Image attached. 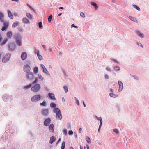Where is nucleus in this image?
<instances>
[{
  "instance_id": "1",
  "label": "nucleus",
  "mask_w": 149,
  "mask_h": 149,
  "mask_svg": "<svg viewBox=\"0 0 149 149\" xmlns=\"http://www.w3.org/2000/svg\"><path fill=\"white\" fill-rule=\"evenodd\" d=\"M10 57V55L8 54L4 55L2 53L0 54V58H2V61L4 63H6L9 60Z\"/></svg>"
},
{
  "instance_id": "2",
  "label": "nucleus",
  "mask_w": 149,
  "mask_h": 149,
  "mask_svg": "<svg viewBox=\"0 0 149 149\" xmlns=\"http://www.w3.org/2000/svg\"><path fill=\"white\" fill-rule=\"evenodd\" d=\"M40 88V84H35L31 88V91L34 92L36 93L38 92Z\"/></svg>"
},
{
  "instance_id": "3",
  "label": "nucleus",
  "mask_w": 149,
  "mask_h": 149,
  "mask_svg": "<svg viewBox=\"0 0 149 149\" xmlns=\"http://www.w3.org/2000/svg\"><path fill=\"white\" fill-rule=\"evenodd\" d=\"M41 96L40 95H36L33 96L31 98L32 102H36L39 101L41 98Z\"/></svg>"
},
{
  "instance_id": "4",
  "label": "nucleus",
  "mask_w": 149,
  "mask_h": 149,
  "mask_svg": "<svg viewBox=\"0 0 149 149\" xmlns=\"http://www.w3.org/2000/svg\"><path fill=\"white\" fill-rule=\"evenodd\" d=\"M16 44L19 46H21L22 45V38L19 36L18 35L16 37Z\"/></svg>"
},
{
  "instance_id": "5",
  "label": "nucleus",
  "mask_w": 149,
  "mask_h": 149,
  "mask_svg": "<svg viewBox=\"0 0 149 149\" xmlns=\"http://www.w3.org/2000/svg\"><path fill=\"white\" fill-rule=\"evenodd\" d=\"M3 23V26L1 29V30L2 31H6L7 30V28L9 25V22L8 21H4L2 22Z\"/></svg>"
},
{
  "instance_id": "6",
  "label": "nucleus",
  "mask_w": 149,
  "mask_h": 149,
  "mask_svg": "<svg viewBox=\"0 0 149 149\" xmlns=\"http://www.w3.org/2000/svg\"><path fill=\"white\" fill-rule=\"evenodd\" d=\"M31 69L30 67L28 64L24 65L23 67V70L24 71L27 73L30 72Z\"/></svg>"
},
{
  "instance_id": "7",
  "label": "nucleus",
  "mask_w": 149,
  "mask_h": 149,
  "mask_svg": "<svg viewBox=\"0 0 149 149\" xmlns=\"http://www.w3.org/2000/svg\"><path fill=\"white\" fill-rule=\"evenodd\" d=\"M49 113V111L48 109H42L41 113L42 115L45 116H47Z\"/></svg>"
},
{
  "instance_id": "8",
  "label": "nucleus",
  "mask_w": 149,
  "mask_h": 149,
  "mask_svg": "<svg viewBox=\"0 0 149 149\" xmlns=\"http://www.w3.org/2000/svg\"><path fill=\"white\" fill-rule=\"evenodd\" d=\"M51 119L50 118H48L45 120L44 122V125L45 126H48L51 122Z\"/></svg>"
},
{
  "instance_id": "9",
  "label": "nucleus",
  "mask_w": 149,
  "mask_h": 149,
  "mask_svg": "<svg viewBox=\"0 0 149 149\" xmlns=\"http://www.w3.org/2000/svg\"><path fill=\"white\" fill-rule=\"evenodd\" d=\"M27 57V54L25 52H22L21 55V58L22 60H25Z\"/></svg>"
},
{
  "instance_id": "10",
  "label": "nucleus",
  "mask_w": 149,
  "mask_h": 149,
  "mask_svg": "<svg viewBox=\"0 0 149 149\" xmlns=\"http://www.w3.org/2000/svg\"><path fill=\"white\" fill-rule=\"evenodd\" d=\"M118 83L119 85V88L118 89V91L120 92L122 90L123 88V84L122 82L120 81H118Z\"/></svg>"
},
{
  "instance_id": "11",
  "label": "nucleus",
  "mask_w": 149,
  "mask_h": 149,
  "mask_svg": "<svg viewBox=\"0 0 149 149\" xmlns=\"http://www.w3.org/2000/svg\"><path fill=\"white\" fill-rule=\"evenodd\" d=\"M26 77L28 79H31L33 78V76L32 72H30L27 73L26 74Z\"/></svg>"
},
{
  "instance_id": "12",
  "label": "nucleus",
  "mask_w": 149,
  "mask_h": 149,
  "mask_svg": "<svg viewBox=\"0 0 149 149\" xmlns=\"http://www.w3.org/2000/svg\"><path fill=\"white\" fill-rule=\"evenodd\" d=\"M54 125L53 124H51L49 127V129L50 132H54Z\"/></svg>"
},
{
  "instance_id": "13",
  "label": "nucleus",
  "mask_w": 149,
  "mask_h": 149,
  "mask_svg": "<svg viewBox=\"0 0 149 149\" xmlns=\"http://www.w3.org/2000/svg\"><path fill=\"white\" fill-rule=\"evenodd\" d=\"M15 47V44L13 43H11L9 44L8 46V48L10 50H12L14 49Z\"/></svg>"
},
{
  "instance_id": "14",
  "label": "nucleus",
  "mask_w": 149,
  "mask_h": 149,
  "mask_svg": "<svg viewBox=\"0 0 149 149\" xmlns=\"http://www.w3.org/2000/svg\"><path fill=\"white\" fill-rule=\"evenodd\" d=\"M56 115V118L58 120H61L62 118V115L61 113L60 112L59 113L57 114Z\"/></svg>"
},
{
  "instance_id": "15",
  "label": "nucleus",
  "mask_w": 149,
  "mask_h": 149,
  "mask_svg": "<svg viewBox=\"0 0 149 149\" xmlns=\"http://www.w3.org/2000/svg\"><path fill=\"white\" fill-rule=\"evenodd\" d=\"M48 95L51 99L53 100H56V98L54 94L50 93L48 94Z\"/></svg>"
},
{
  "instance_id": "16",
  "label": "nucleus",
  "mask_w": 149,
  "mask_h": 149,
  "mask_svg": "<svg viewBox=\"0 0 149 149\" xmlns=\"http://www.w3.org/2000/svg\"><path fill=\"white\" fill-rule=\"evenodd\" d=\"M22 21L24 24L29 23L30 21L26 17H24L22 19Z\"/></svg>"
},
{
  "instance_id": "17",
  "label": "nucleus",
  "mask_w": 149,
  "mask_h": 149,
  "mask_svg": "<svg viewBox=\"0 0 149 149\" xmlns=\"http://www.w3.org/2000/svg\"><path fill=\"white\" fill-rule=\"evenodd\" d=\"M4 17L3 13L2 12H0V20L1 22H3L4 21Z\"/></svg>"
},
{
  "instance_id": "18",
  "label": "nucleus",
  "mask_w": 149,
  "mask_h": 149,
  "mask_svg": "<svg viewBox=\"0 0 149 149\" xmlns=\"http://www.w3.org/2000/svg\"><path fill=\"white\" fill-rule=\"evenodd\" d=\"M8 13V17L11 19H13V14H12L11 12L9 10H7Z\"/></svg>"
},
{
  "instance_id": "19",
  "label": "nucleus",
  "mask_w": 149,
  "mask_h": 149,
  "mask_svg": "<svg viewBox=\"0 0 149 149\" xmlns=\"http://www.w3.org/2000/svg\"><path fill=\"white\" fill-rule=\"evenodd\" d=\"M56 140V138L53 136L50 138V140L49 141V143L50 144H52Z\"/></svg>"
},
{
  "instance_id": "20",
  "label": "nucleus",
  "mask_w": 149,
  "mask_h": 149,
  "mask_svg": "<svg viewBox=\"0 0 149 149\" xmlns=\"http://www.w3.org/2000/svg\"><path fill=\"white\" fill-rule=\"evenodd\" d=\"M53 111L54 113H56V114L61 112L60 109L56 107L54 109Z\"/></svg>"
},
{
  "instance_id": "21",
  "label": "nucleus",
  "mask_w": 149,
  "mask_h": 149,
  "mask_svg": "<svg viewBox=\"0 0 149 149\" xmlns=\"http://www.w3.org/2000/svg\"><path fill=\"white\" fill-rule=\"evenodd\" d=\"M7 36L8 38H10L12 36V33L11 31L8 32Z\"/></svg>"
},
{
  "instance_id": "22",
  "label": "nucleus",
  "mask_w": 149,
  "mask_h": 149,
  "mask_svg": "<svg viewBox=\"0 0 149 149\" xmlns=\"http://www.w3.org/2000/svg\"><path fill=\"white\" fill-rule=\"evenodd\" d=\"M136 34L139 36L140 37L143 38L144 37V35L143 34L141 33V32L140 31H137Z\"/></svg>"
},
{
  "instance_id": "23",
  "label": "nucleus",
  "mask_w": 149,
  "mask_h": 149,
  "mask_svg": "<svg viewBox=\"0 0 149 149\" xmlns=\"http://www.w3.org/2000/svg\"><path fill=\"white\" fill-rule=\"evenodd\" d=\"M19 23V22L18 21H16L12 25V28H14L17 26L18 25Z\"/></svg>"
},
{
  "instance_id": "24",
  "label": "nucleus",
  "mask_w": 149,
  "mask_h": 149,
  "mask_svg": "<svg viewBox=\"0 0 149 149\" xmlns=\"http://www.w3.org/2000/svg\"><path fill=\"white\" fill-rule=\"evenodd\" d=\"M91 4L92 6H94L96 10H97L98 8V6H97L95 3L93 2H91Z\"/></svg>"
},
{
  "instance_id": "25",
  "label": "nucleus",
  "mask_w": 149,
  "mask_h": 149,
  "mask_svg": "<svg viewBox=\"0 0 149 149\" xmlns=\"http://www.w3.org/2000/svg\"><path fill=\"white\" fill-rule=\"evenodd\" d=\"M41 66L42 68L43 69V72L45 73H47L48 72V71H47V69L44 66V65L43 64H41Z\"/></svg>"
},
{
  "instance_id": "26",
  "label": "nucleus",
  "mask_w": 149,
  "mask_h": 149,
  "mask_svg": "<svg viewBox=\"0 0 149 149\" xmlns=\"http://www.w3.org/2000/svg\"><path fill=\"white\" fill-rule=\"evenodd\" d=\"M26 15L27 17L30 19H31L32 18V15L31 14L28 13H26Z\"/></svg>"
},
{
  "instance_id": "27",
  "label": "nucleus",
  "mask_w": 149,
  "mask_h": 149,
  "mask_svg": "<svg viewBox=\"0 0 149 149\" xmlns=\"http://www.w3.org/2000/svg\"><path fill=\"white\" fill-rule=\"evenodd\" d=\"M39 52L38 51L37 52V55L38 56V57L39 59V60H41L42 59V56L41 55L39 54Z\"/></svg>"
},
{
  "instance_id": "28",
  "label": "nucleus",
  "mask_w": 149,
  "mask_h": 149,
  "mask_svg": "<svg viewBox=\"0 0 149 149\" xmlns=\"http://www.w3.org/2000/svg\"><path fill=\"white\" fill-rule=\"evenodd\" d=\"M8 41V39L7 38H5L3 40V41L2 42H1V45H4L5 44H6L7 41Z\"/></svg>"
},
{
  "instance_id": "29",
  "label": "nucleus",
  "mask_w": 149,
  "mask_h": 149,
  "mask_svg": "<svg viewBox=\"0 0 149 149\" xmlns=\"http://www.w3.org/2000/svg\"><path fill=\"white\" fill-rule=\"evenodd\" d=\"M129 18L130 19H131L133 21L135 22H136L137 21V20L136 19V18H135L134 17H133L132 16H130V17H129Z\"/></svg>"
},
{
  "instance_id": "30",
  "label": "nucleus",
  "mask_w": 149,
  "mask_h": 149,
  "mask_svg": "<svg viewBox=\"0 0 149 149\" xmlns=\"http://www.w3.org/2000/svg\"><path fill=\"white\" fill-rule=\"evenodd\" d=\"M38 69L37 67H35L33 69V72L34 73H37L38 71Z\"/></svg>"
},
{
  "instance_id": "31",
  "label": "nucleus",
  "mask_w": 149,
  "mask_h": 149,
  "mask_svg": "<svg viewBox=\"0 0 149 149\" xmlns=\"http://www.w3.org/2000/svg\"><path fill=\"white\" fill-rule=\"evenodd\" d=\"M63 134L65 135H66L67 134V130L66 128H64L63 130Z\"/></svg>"
},
{
  "instance_id": "32",
  "label": "nucleus",
  "mask_w": 149,
  "mask_h": 149,
  "mask_svg": "<svg viewBox=\"0 0 149 149\" xmlns=\"http://www.w3.org/2000/svg\"><path fill=\"white\" fill-rule=\"evenodd\" d=\"M65 143L64 141H63L62 143L61 149H64L65 147Z\"/></svg>"
},
{
  "instance_id": "33",
  "label": "nucleus",
  "mask_w": 149,
  "mask_h": 149,
  "mask_svg": "<svg viewBox=\"0 0 149 149\" xmlns=\"http://www.w3.org/2000/svg\"><path fill=\"white\" fill-rule=\"evenodd\" d=\"M56 106V104L54 103H52L50 104V107L51 108H53Z\"/></svg>"
},
{
  "instance_id": "34",
  "label": "nucleus",
  "mask_w": 149,
  "mask_h": 149,
  "mask_svg": "<svg viewBox=\"0 0 149 149\" xmlns=\"http://www.w3.org/2000/svg\"><path fill=\"white\" fill-rule=\"evenodd\" d=\"M86 141L88 143H90L91 142V140L90 139L88 136H87L86 137Z\"/></svg>"
},
{
  "instance_id": "35",
  "label": "nucleus",
  "mask_w": 149,
  "mask_h": 149,
  "mask_svg": "<svg viewBox=\"0 0 149 149\" xmlns=\"http://www.w3.org/2000/svg\"><path fill=\"white\" fill-rule=\"evenodd\" d=\"M109 95L111 97H117V96L116 95L112 93H110Z\"/></svg>"
},
{
  "instance_id": "36",
  "label": "nucleus",
  "mask_w": 149,
  "mask_h": 149,
  "mask_svg": "<svg viewBox=\"0 0 149 149\" xmlns=\"http://www.w3.org/2000/svg\"><path fill=\"white\" fill-rule=\"evenodd\" d=\"M31 84H30L24 87V89H29L31 87Z\"/></svg>"
},
{
  "instance_id": "37",
  "label": "nucleus",
  "mask_w": 149,
  "mask_h": 149,
  "mask_svg": "<svg viewBox=\"0 0 149 149\" xmlns=\"http://www.w3.org/2000/svg\"><path fill=\"white\" fill-rule=\"evenodd\" d=\"M52 18V15L49 16L48 18V21L49 22H51Z\"/></svg>"
},
{
  "instance_id": "38",
  "label": "nucleus",
  "mask_w": 149,
  "mask_h": 149,
  "mask_svg": "<svg viewBox=\"0 0 149 149\" xmlns=\"http://www.w3.org/2000/svg\"><path fill=\"white\" fill-rule=\"evenodd\" d=\"M80 15L81 17L83 18H85V15L84 13L82 12H81L80 13Z\"/></svg>"
},
{
  "instance_id": "39",
  "label": "nucleus",
  "mask_w": 149,
  "mask_h": 149,
  "mask_svg": "<svg viewBox=\"0 0 149 149\" xmlns=\"http://www.w3.org/2000/svg\"><path fill=\"white\" fill-rule=\"evenodd\" d=\"M133 7L135 8L137 10L139 11H140V8L139 7L137 6L136 5H134Z\"/></svg>"
},
{
  "instance_id": "40",
  "label": "nucleus",
  "mask_w": 149,
  "mask_h": 149,
  "mask_svg": "<svg viewBox=\"0 0 149 149\" xmlns=\"http://www.w3.org/2000/svg\"><path fill=\"white\" fill-rule=\"evenodd\" d=\"M38 76L39 79H41L42 80H43V77L41 76V74H38Z\"/></svg>"
},
{
  "instance_id": "41",
  "label": "nucleus",
  "mask_w": 149,
  "mask_h": 149,
  "mask_svg": "<svg viewBox=\"0 0 149 149\" xmlns=\"http://www.w3.org/2000/svg\"><path fill=\"white\" fill-rule=\"evenodd\" d=\"M46 105V102L45 101H44L42 103H40L41 106H45Z\"/></svg>"
},
{
  "instance_id": "42",
  "label": "nucleus",
  "mask_w": 149,
  "mask_h": 149,
  "mask_svg": "<svg viewBox=\"0 0 149 149\" xmlns=\"http://www.w3.org/2000/svg\"><path fill=\"white\" fill-rule=\"evenodd\" d=\"M114 69L116 70H120V68L116 66L114 67Z\"/></svg>"
},
{
  "instance_id": "43",
  "label": "nucleus",
  "mask_w": 149,
  "mask_h": 149,
  "mask_svg": "<svg viewBox=\"0 0 149 149\" xmlns=\"http://www.w3.org/2000/svg\"><path fill=\"white\" fill-rule=\"evenodd\" d=\"M63 88L64 90H65V92L66 93L68 91V89L67 87L66 86H64L63 87Z\"/></svg>"
},
{
  "instance_id": "44",
  "label": "nucleus",
  "mask_w": 149,
  "mask_h": 149,
  "mask_svg": "<svg viewBox=\"0 0 149 149\" xmlns=\"http://www.w3.org/2000/svg\"><path fill=\"white\" fill-rule=\"evenodd\" d=\"M27 5L30 8H31V9H32L33 11H34L35 12V10H34V9H33V8H32V7L30 6V5H29L28 4H27Z\"/></svg>"
},
{
  "instance_id": "45",
  "label": "nucleus",
  "mask_w": 149,
  "mask_h": 149,
  "mask_svg": "<svg viewBox=\"0 0 149 149\" xmlns=\"http://www.w3.org/2000/svg\"><path fill=\"white\" fill-rule=\"evenodd\" d=\"M42 22H40L38 23L39 27L40 28H41L42 27Z\"/></svg>"
},
{
  "instance_id": "46",
  "label": "nucleus",
  "mask_w": 149,
  "mask_h": 149,
  "mask_svg": "<svg viewBox=\"0 0 149 149\" xmlns=\"http://www.w3.org/2000/svg\"><path fill=\"white\" fill-rule=\"evenodd\" d=\"M73 134V131L72 130H70L68 132V134L70 135H71Z\"/></svg>"
},
{
  "instance_id": "47",
  "label": "nucleus",
  "mask_w": 149,
  "mask_h": 149,
  "mask_svg": "<svg viewBox=\"0 0 149 149\" xmlns=\"http://www.w3.org/2000/svg\"><path fill=\"white\" fill-rule=\"evenodd\" d=\"M75 100L76 101V103L78 105H79V102L78 101V100L76 97H75Z\"/></svg>"
},
{
  "instance_id": "48",
  "label": "nucleus",
  "mask_w": 149,
  "mask_h": 149,
  "mask_svg": "<svg viewBox=\"0 0 149 149\" xmlns=\"http://www.w3.org/2000/svg\"><path fill=\"white\" fill-rule=\"evenodd\" d=\"M100 124L99 126H101L102 125V119H101L100 120Z\"/></svg>"
},
{
  "instance_id": "49",
  "label": "nucleus",
  "mask_w": 149,
  "mask_h": 149,
  "mask_svg": "<svg viewBox=\"0 0 149 149\" xmlns=\"http://www.w3.org/2000/svg\"><path fill=\"white\" fill-rule=\"evenodd\" d=\"M38 82V80L37 79H36L33 82V84H36Z\"/></svg>"
},
{
  "instance_id": "50",
  "label": "nucleus",
  "mask_w": 149,
  "mask_h": 149,
  "mask_svg": "<svg viewBox=\"0 0 149 149\" xmlns=\"http://www.w3.org/2000/svg\"><path fill=\"white\" fill-rule=\"evenodd\" d=\"M113 131L116 133H118V131L117 129H113Z\"/></svg>"
},
{
  "instance_id": "51",
  "label": "nucleus",
  "mask_w": 149,
  "mask_h": 149,
  "mask_svg": "<svg viewBox=\"0 0 149 149\" xmlns=\"http://www.w3.org/2000/svg\"><path fill=\"white\" fill-rule=\"evenodd\" d=\"M95 117H96L97 119L98 120H100L101 119H102V118L101 117H97L96 116H95Z\"/></svg>"
},
{
  "instance_id": "52",
  "label": "nucleus",
  "mask_w": 149,
  "mask_h": 149,
  "mask_svg": "<svg viewBox=\"0 0 149 149\" xmlns=\"http://www.w3.org/2000/svg\"><path fill=\"white\" fill-rule=\"evenodd\" d=\"M138 45H140L143 48V46L142 45V44L141 43H138Z\"/></svg>"
},
{
  "instance_id": "53",
  "label": "nucleus",
  "mask_w": 149,
  "mask_h": 149,
  "mask_svg": "<svg viewBox=\"0 0 149 149\" xmlns=\"http://www.w3.org/2000/svg\"><path fill=\"white\" fill-rule=\"evenodd\" d=\"M71 27H74V28H77V26H74V24H72V25H71Z\"/></svg>"
},
{
  "instance_id": "54",
  "label": "nucleus",
  "mask_w": 149,
  "mask_h": 149,
  "mask_svg": "<svg viewBox=\"0 0 149 149\" xmlns=\"http://www.w3.org/2000/svg\"><path fill=\"white\" fill-rule=\"evenodd\" d=\"M42 47L44 50H45V51L46 50V46L45 45H43Z\"/></svg>"
},
{
  "instance_id": "55",
  "label": "nucleus",
  "mask_w": 149,
  "mask_h": 149,
  "mask_svg": "<svg viewBox=\"0 0 149 149\" xmlns=\"http://www.w3.org/2000/svg\"><path fill=\"white\" fill-rule=\"evenodd\" d=\"M2 38L1 34L0 33V42L2 40Z\"/></svg>"
},
{
  "instance_id": "56",
  "label": "nucleus",
  "mask_w": 149,
  "mask_h": 149,
  "mask_svg": "<svg viewBox=\"0 0 149 149\" xmlns=\"http://www.w3.org/2000/svg\"><path fill=\"white\" fill-rule=\"evenodd\" d=\"M105 78H107V79H108L109 78V76L107 74H106L105 76Z\"/></svg>"
},
{
  "instance_id": "57",
  "label": "nucleus",
  "mask_w": 149,
  "mask_h": 149,
  "mask_svg": "<svg viewBox=\"0 0 149 149\" xmlns=\"http://www.w3.org/2000/svg\"><path fill=\"white\" fill-rule=\"evenodd\" d=\"M106 69L108 71H110V68H109V67H107L106 68Z\"/></svg>"
},
{
  "instance_id": "58",
  "label": "nucleus",
  "mask_w": 149,
  "mask_h": 149,
  "mask_svg": "<svg viewBox=\"0 0 149 149\" xmlns=\"http://www.w3.org/2000/svg\"><path fill=\"white\" fill-rule=\"evenodd\" d=\"M81 131H82V128H80L79 129V133H81Z\"/></svg>"
},
{
  "instance_id": "59",
  "label": "nucleus",
  "mask_w": 149,
  "mask_h": 149,
  "mask_svg": "<svg viewBox=\"0 0 149 149\" xmlns=\"http://www.w3.org/2000/svg\"><path fill=\"white\" fill-rule=\"evenodd\" d=\"M101 126H99V128L98 129V132H100V129L101 128Z\"/></svg>"
},
{
  "instance_id": "60",
  "label": "nucleus",
  "mask_w": 149,
  "mask_h": 149,
  "mask_svg": "<svg viewBox=\"0 0 149 149\" xmlns=\"http://www.w3.org/2000/svg\"><path fill=\"white\" fill-rule=\"evenodd\" d=\"M12 1H15L17 2L19 1V0H12Z\"/></svg>"
},
{
  "instance_id": "61",
  "label": "nucleus",
  "mask_w": 149,
  "mask_h": 149,
  "mask_svg": "<svg viewBox=\"0 0 149 149\" xmlns=\"http://www.w3.org/2000/svg\"><path fill=\"white\" fill-rule=\"evenodd\" d=\"M62 101L63 102L64 101H65V100H64V97H62Z\"/></svg>"
},
{
  "instance_id": "62",
  "label": "nucleus",
  "mask_w": 149,
  "mask_h": 149,
  "mask_svg": "<svg viewBox=\"0 0 149 149\" xmlns=\"http://www.w3.org/2000/svg\"><path fill=\"white\" fill-rule=\"evenodd\" d=\"M83 105H84V107H86V104H85V103H84V102H83Z\"/></svg>"
},
{
  "instance_id": "63",
  "label": "nucleus",
  "mask_w": 149,
  "mask_h": 149,
  "mask_svg": "<svg viewBox=\"0 0 149 149\" xmlns=\"http://www.w3.org/2000/svg\"><path fill=\"white\" fill-rule=\"evenodd\" d=\"M59 9H63L64 8L63 7H60Z\"/></svg>"
},
{
  "instance_id": "64",
  "label": "nucleus",
  "mask_w": 149,
  "mask_h": 149,
  "mask_svg": "<svg viewBox=\"0 0 149 149\" xmlns=\"http://www.w3.org/2000/svg\"><path fill=\"white\" fill-rule=\"evenodd\" d=\"M86 146H87V149H89V146L88 145H87Z\"/></svg>"
}]
</instances>
